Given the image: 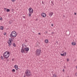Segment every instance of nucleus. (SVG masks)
Instances as JSON below:
<instances>
[{"label": "nucleus", "mask_w": 77, "mask_h": 77, "mask_svg": "<svg viewBox=\"0 0 77 77\" xmlns=\"http://www.w3.org/2000/svg\"><path fill=\"white\" fill-rule=\"evenodd\" d=\"M25 41L26 42H27V40H25Z\"/></svg>", "instance_id": "nucleus-39"}, {"label": "nucleus", "mask_w": 77, "mask_h": 77, "mask_svg": "<svg viewBox=\"0 0 77 77\" xmlns=\"http://www.w3.org/2000/svg\"><path fill=\"white\" fill-rule=\"evenodd\" d=\"M45 43H46V44H48V40L46 39L45 40Z\"/></svg>", "instance_id": "nucleus-12"}, {"label": "nucleus", "mask_w": 77, "mask_h": 77, "mask_svg": "<svg viewBox=\"0 0 77 77\" xmlns=\"http://www.w3.org/2000/svg\"><path fill=\"white\" fill-rule=\"evenodd\" d=\"M29 11V17H31V15L33 13V10L31 8H30L28 9Z\"/></svg>", "instance_id": "nucleus-4"}, {"label": "nucleus", "mask_w": 77, "mask_h": 77, "mask_svg": "<svg viewBox=\"0 0 77 77\" xmlns=\"http://www.w3.org/2000/svg\"><path fill=\"white\" fill-rule=\"evenodd\" d=\"M53 14V12H50L49 13V15L50 17H51L52 15Z\"/></svg>", "instance_id": "nucleus-10"}, {"label": "nucleus", "mask_w": 77, "mask_h": 77, "mask_svg": "<svg viewBox=\"0 0 77 77\" xmlns=\"http://www.w3.org/2000/svg\"><path fill=\"white\" fill-rule=\"evenodd\" d=\"M63 17H65V15H63Z\"/></svg>", "instance_id": "nucleus-45"}, {"label": "nucleus", "mask_w": 77, "mask_h": 77, "mask_svg": "<svg viewBox=\"0 0 77 77\" xmlns=\"http://www.w3.org/2000/svg\"><path fill=\"white\" fill-rule=\"evenodd\" d=\"M72 45H76V43L75 42H72Z\"/></svg>", "instance_id": "nucleus-13"}, {"label": "nucleus", "mask_w": 77, "mask_h": 77, "mask_svg": "<svg viewBox=\"0 0 77 77\" xmlns=\"http://www.w3.org/2000/svg\"><path fill=\"white\" fill-rule=\"evenodd\" d=\"M23 18H25V16H23Z\"/></svg>", "instance_id": "nucleus-43"}, {"label": "nucleus", "mask_w": 77, "mask_h": 77, "mask_svg": "<svg viewBox=\"0 0 77 77\" xmlns=\"http://www.w3.org/2000/svg\"><path fill=\"white\" fill-rule=\"evenodd\" d=\"M52 34H54V32H52Z\"/></svg>", "instance_id": "nucleus-40"}, {"label": "nucleus", "mask_w": 77, "mask_h": 77, "mask_svg": "<svg viewBox=\"0 0 77 77\" xmlns=\"http://www.w3.org/2000/svg\"><path fill=\"white\" fill-rule=\"evenodd\" d=\"M24 46L25 47H27V46H26L25 45H24Z\"/></svg>", "instance_id": "nucleus-34"}, {"label": "nucleus", "mask_w": 77, "mask_h": 77, "mask_svg": "<svg viewBox=\"0 0 77 77\" xmlns=\"http://www.w3.org/2000/svg\"><path fill=\"white\" fill-rule=\"evenodd\" d=\"M51 5L52 6H53V5H54V4H53V2L52 1L51 2Z\"/></svg>", "instance_id": "nucleus-16"}, {"label": "nucleus", "mask_w": 77, "mask_h": 77, "mask_svg": "<svg viewBox=\"0 0 77 77\" xmlns=\"http://www.w3.org/2000/svg\"><path fill=\"white\" fill-rule=\"evenodd\" d=\"M63 72H64V71H65V69H63Z\"/></svg>", "instance_id": "nucleus-30"}, {"label": "nucleus", "mask_w": 77, "mask_h": 77, "mask_svg": "<svg viewBox=\"0 0 77 77\" xmlns=\"http://www.w3.org/2000/svg\"><path fill=\"white\" fill-rule=\"evenodd\" d=\"M14 68L16 69V70H18V66L15 65L14 66Z\"/></svg>", "instance_id": "nucleus-11"}, {"label": "nucleus", "mask_w": 77, "mask_h": 77, "mask_svg": "<svg viewBox=\"0 0 77 77\" xmlns=\"http://www.w3.org/2000/svg\"><path fill=\"white\" fill-rule=\"evenodd\" d=\"M66 52H64L63 54L64 55V56H66Z\"/></svg>", "instance_id": "nucleus-15"}, {"label": "nucleus", "mask_w": 77, "mask_h": 77, "mask_svg": "<svg viewBox=\"0 0 77 77\" xmlns=\"http://www.w3.org/2000/svg\"><path fill=\"white\" fill-rule=\"evenodd\" d=\"M4 35H6V33H4Z\"/></svg>", "instance_id": "nucleus-42"}, {"label": "nucleus", "mask_w": 77, "mask_h": 77, "mask_svg": "<svg viewBox=\"0 0 77 77\" xmlns=\"http://www.w3.org/2000/svg\"><path fill=\"white\" fill-rule=\"evenodd\" d=\"M60 54L62 56H64V55H63V54Z\"/></svg>", "instance_id": "nucleus-22"}, {"label": "nucleus", "mask_w": 77, "mask_h": 77, "mask_svg": "<svg viewBox=\"0 0 77 77\" xmlns=\"http://www.w3.org/2000/svg\"><path fill=\"white\" fill-rule=\"evenodd\" d=\"M7 61H8V62H9V59H7Z\"/></svg>", "instance_id": "nucleus-37"}, {"label": "nucleus", "mask_w": 77, "mask_h": 77, "mask_svg": "<svg viewBox=\"0 0 77 77\" xmlns=\"http://www.w3.org/2000/svg\"><path fill=\"white\" fill-rule=\"evenodd\" d=\"M24 50L25 51V53H28L29 50V48L28 47L25 48H24Z\"/></svg>", "instance_id": "nucleus-6"}, {"label": "nucleus", "mask_w": 77, "mask_h": 77, "mask_svg": "<svg viewBox=\"0 0 77 77\" xmlns=\"http://www.w3.org/2000/svg\"><path fill=\"white\" fill-rule=\"evenodd\" d=\"M41 15L42 17H46V14L44 13H42Z\"/></svg>", "instance_id": "nucleus-9"}, {"label": "nucleus", "mask_w": 77, "mask_h": 77, "mask_svg": "<svg viewBox=\"0 0 77 77\" xmlns=\"http://www.w3.org/2000/svg\"><path fill=\"white\" fill-rule=\"evenodd\" d=\"M51 25L52 26H53V24H51Z\"/></svg>", "instance_id": "nucleus-38"}, {"label": "nucleus", "mask_w": 77, "mask_h": 77, "mask_svg": "<svg viewBox=\"0 0 77 77\" xmlns=\"http://www.w3.org/2000/svg\"><path fill=\"white\" fill-rule=\"evenodd\" d=\"M13 45L14 47H16V45L15 44V43H13Z\"/></svg>", "instance_id": "nucleus-17"}, {"label": "nucleus", "mask_w": 77, "mask_h": 77, "mask_svg": "<svg viewBox=\"0 0 77 77\" xmlns=\"http://www.w3.org/2000/svg\"><path fill=\"white\" fill-rule=\"evenodd\" d=\"M74 14H75V15H77V13H74Z\"/></svg>", "instance_id": "nucleus-32"}, {"label": "nucleus", "mask_w": 77, "mask_h": 77, "mask_svg": "<svg viewBox=\"0 0 77 77\" xmlns=\"http://www.w3.org/2000/svg\"><path fill=\"white\" fill-rule=\"evenodd\" d=\"M4 58H3L2 60H4L5 59V57H4Z\"/></svg>", "instance_id": "nucleus-33"}, {"label": "nucleus", "mask_w": 77, "mask_h": 77, "mask_svg": "<svg viewBox=\"0 0 77 77\" xmlns=\"http://www.w3.org/2000/svg\"><path fill=\"white\" fill-rule=\"evenodd\" d=\"M14 39V37L9 38V41H8V43L9 44V47H11L12 45V41H13Z\"/></svg>", "instance_id": "nucleus-3"}, {"label": "nucleus", "mask_w": 77, "mask_h": 77, "mask_svg": "<svg viewBox=\"0 0 77 77\" xmlns=\"http://www.w3.org/2000/svg\"><path fill=\"white\" fill-rule=\"evenodd\" d=\"M53 77H57V75H56L55 74H53Z\"/></svg>", "instance_id": "nucleus-14"}, {"label": "nucleus", "mask_w": 77, "mask_h": 77, "mask_svg": "<svg viewBox=\"0 0 77 77\" xmlns=\"http://www.w3.org/2000/svg\"><path fill=\"white\" fill-rule=\"evenodd\" d=\"M3 26H1V30H3Z\"/></svg>", "instance_id": "nucleus-19"}, {"label": "nucleus", "mask_w": 77, "mask_h": 77, "mask_svg": "<svg viewBox=\"0 0 77 77\" xmlns=\"http://www.w3.org/2000/svg\"><path fill=\"white\" fill-rule=\"evenodd\" d=\"M12 72H15V70L14 69H13L12 70H11Z\"/></svg>", "instance_id": "nucleus-18"}, {"label": "nucleus", "mask_w": 77, "mask_h": 77, "mask_svg": "<svg viewBox=\"0 0 77 77\" xmlns=\"http://www.w3.org/2000/svg\"><path fill=\"white\" fill-rule=\"evenodd\" d=\"M10 24H11V22L10 23Z\"/></svg>", "instance_id": "nucleus-49"}, {"label": "nucleus", "mask_w": 77, "mask_h": 77, "mask_svg": "<svg viewBox=\"0 0 77 77\" xmlns=\"http://www.w3.org/2000/svg\"><path fill=\"white\" fill-rule=\"evenodd\" d=\"M76 68L77 69V66L76 67Z\"/></svg>", "instance_id": "nucleus-48"}, {"label": "nucleus", "mask_w": 77, "mask_h": 77, "mask_svg": "<svg viewBox=\"0 0 77 77\" xmlns=\"http://www.w3.org/2000/svg\"><path fill=\"white\" fill-rule=\"evenodd\" d=\"M69 34H70V32H68V35H69Z\"/></svg>", "instance_id": "nucleus-29"}, {"label": "nucleus", "mask_w": 77, "mask_h": 77, "mask_svg": "<svg viewBox=\"0 0 77 77\" xmlns=\"http://www.w3.org/2000/svg\"><path fill=\"white\" fill-rule=\"evenodd\" d=\"M64 51H62V53H63V52H64Z\"/></svg>", "instance_id": "nucleus-36"}, {"label": "nucleus", "mask_w": 77, "mask_h": 77, "mask_svg": "<svg viewBox=\"0 0 77 77\" xmlns=\"http://www.w3.org/2000/svg\"><path fill=\"white\" fill-rule=\"evenodd\" d=\"M24 45V43H23V44L22 45V46H24L23 45Z\"/></svg>", "instance_id": "nucleus-28"}, {"label": "nucleus", "mask_w": 77, "mask_h": 77, "mask_svg": "<svg viewBox=\"0 0 77 77\" xmlns=\"http://www.w3.org/2000/svg\"><path fill=\"white\" fill-rule=\"evenodd\" d=\"M41 51V50L37 49L36 51V54L37 55H40Z\"/></svg>", "instance_id": "nucleus-7"}, {"label": "nucleus", "mask_w": 77, "mask_h": 77, "mask_svg": "<svg viewBox=\"0 0 77 77\" xmlns=\"http://www.w3.org/2000/svg\"><path fill=\"white\" fill-rule=\"evenodd\" d=\"M25 73L27 77H29L31 75V73H30V71H29V70H26Z\"/></svg>", "instance_id": "nucleus-5"}, {"label": "nucleus", "mask_w": 77, "mask_h": 77, "mask_svg": "<svg viewBox=\"0 0 77 77\" xmlns=\"http://www.w3.org/2000/svg\"><path fill=\"white\" fill-rule=\"evenodd\" d=\"M68 77H69V76H68Z\"/></svg>", "instance_id": "nucleus-50"}, {"label": "nucleus", "mask_w": 77, "mask_h": 77, "mask_svg": "<svg viewBox=\"0 0 77 77\" xmlns=\"http://www.w3.org/2000/svg\"><path fill=\"white\" fill-rule=\"evenodd\" d=\"M75 75L77 77V73H76L75 74Z\"/></svg>", "instance_id": "nucleus-26"}, {"label": "nucleus", "mask_w": 77, "mask_h": 77, "mask_svg": "<svg viewBox=\"0 0 77 77\" xmlns=\"http://www.w3.org/2000/svg\"><path fill=\"white\" fill-rule=\"evenodd\" d=\"M45 33H46H46H47V31H45Z\"/></svg>", "instance_id": "nucleus-27"}, {"label": "nucleus", "mask_w": 77, "mask_h": 77, "mask_svg": "<svg viewBox=\"0 0 77 77\" xmlns=\"http://www.w3.org/2000/svg\"><path fill=\"white\" fill-rule=\"evenodd\" d=\"M10 55L9 52H8V51L5 52L3 54V57H4L5 59H7L9 57Z\"/></svg>", "instance_id": "nucleus-1"}, {"label": "nucleus", "mask_w": 77, "mask_h": 77, "mask_svg": "<svg viewBox=\"0 0 77 77\" xmlns=\"http://www.w3.org/2000/svg\"><path fill=\"white\" fill-rule=\"evenodd\" d=\"M69 61V59L68 58V62Z\"/></svg>", "instance_id": "nucleus-44"}, {"label": "nucleus", "mask_w": 77, "mask_h": 77, "mask_svg": "<svg viewBox=\"0 0 77 77\" xmlns=\"http://www.w3.org/2000/svg\"><path fill=\"white\" fill-rule=\"evenodd\" d=\"M26 76L25 75V76H24V77H25Z\"/></svg>", "instance_id": "nucleus-47"}, {"label": "nucleus", "mask_w": 77, "mask_h": 77, "mask_svg": "<svg viewBox=\"0 0 77 77\" xmlns=\"http://www.w3.org/2000/svg\"><path fill=\"white\" fill-rule=\"evenodd\" d=\"M1 58L2 59H3V56H1Z\"/></svg>", "instance_id": "nucleus-25"}, {"label": "nucleus", "mask_w": 77, "mask_h": 77, "mask_svg": "<svg viewBox=\"0 0 77 77\" xmlns=\"http://www.w3.org/2000/svg\"><path fill=\"white\" fill-rule=\"evenodd\" d=\"M3 20V18H2V17H1V18H0V20L1 21V20Z\"/></svg>", "instance_id": "nucleus-24"}, {"label": "nucleus", "mask_w": 77, "mask_h": 77, "mask_svg": "<svg viewBox=\"0 0 77 77\" xmlns=\"http://www.w3.org/2000/svg\"><path fill=\"white\" fill-rule=\"evenodd\" d=\"M4 11H6V8H4Z\"/></svg>", "instance_id": "nucleus-23"}, {"label": "nucleus", "mask_w": 77, "mask_h": 77, "mask_svg": "<svg viewBox=\"0 0 77 77\" xmlns=\"http://www.w3.org/2000/svg\"><path fill=\"white\" fill-rule=\"evenodd\" d=\"M38 34V35H41V33H39Z\"/></svg>", "instance_id": "nucleus-41"}, {"label": "nucleus", "mask_w": 77, "mask_h": 77, "mask_svg": "<svg viewBox=\"0 0 77 77\" xmlns=\"http://www.w3.org/2000/svg\"><path fill=\"white\" fill-rule=\"evenodd\" d=\"M42 4H43V5H44V2L43 1L42 2Z\"/></svg>", "instance_id": "nucleus-35"}, {"label": "nucleus", "mask_w": 77, "mask_h": 77, "mask_svg": "<svg viewBox=\"0 0 77 77\" xmlns=\"http://www.w3.org/2000/svg\"><path fill=\"white\" fill-rule=\"evenodd\" d=\"M12 61H14V59H12Z\"/></svg>", "instance_id": "nucleus-31"}, {"label": "nucleus", "mask_w": 77, "mask_h": 77, "mask_svg": "<svg viewBox=\"0 0 77 77\" xmlns=\"http://www.w3.org/2000/svg\"><path fill=\"white\" fill-rule=\"evenodd\" d=\"M68 59H67V61H68Z\"/></svg>", "instance_id": "nucleus-46"}, {"label": "nucleus", "mask_w": 77, "mask_h": 77, "mask_svg": "<svg viewBox=\"0 0 77 77\" xmlns=\"http://www.w3.org/2000/svg\"><path fill=\"white\" fill-rule=\"evenodd\" d=\"M11 1L12 2H15V1H16V0H11Z\"/></svg>", "instance_id": "nucleus-21"}, {"label": "nucleus", "mask_w": 77, "mask_h": 77, "mask_svg": "<svg viewBox=\"0 0 77 77\" xmlns=\"http://www.w3.org/2000/svg\"><path fill=\"white\" fill-rule=\"evenodd\" d=\"M21 53H25V51H24V46H23L22 47V49H21Z\"/></svg>", "instance_id": "nucleus-8"}, {"label": "nucleus", "mask_w": 77, "mask_h": 77, "mask_svg": "<svg viewBox=\"0 0 77 77\" xmlns=\"http://www.w3.org/2000/svg\"><path fill=\"white\" fill-rule=\"evenodd\" d=\"M7 12H9L10 11V9H7Z\"/></svg>", "instance_id": "nucleus-20"}, {"label": "nucleus", "mask_w": 77, "mask_h": 77, "mask_svg": "<svg viewBox=\"0 0 77 77\" xmlns=\"http://www.w3.org/2000/svg\"><path fill=\"white\" fill-rule=\"evenodd\" d=\"M17 33H16V32L15 31H12L11 34L10 35V37L11 38H13V37H14V38L16 37L17 36Z\"/></svg>", "instance_id": "nucleus-2"}]
</instances>
